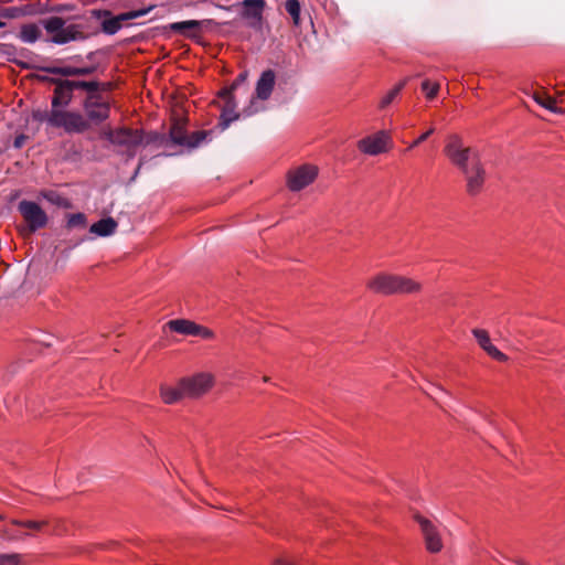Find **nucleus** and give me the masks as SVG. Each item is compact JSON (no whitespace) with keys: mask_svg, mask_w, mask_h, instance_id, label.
<instances>
[{"mask_svg":"<svg viewBox=\"0 0 565 565\" xmlns=\"http://www.w3.org/2000/svg\"><path fill=\"white\" fill-rule=\"evenodd\" d=\"M73 97L74 90L70 85V79L67 77L61 78L53 90L51 107L56 111H65L63 108L71 105Z\"/></svg>","mask_w":565,"mask_h":565,"instance_id":"obj_15","label":"nucleus"},{"mask_svg":"<svg viewBox=\"0 0 565 565\" xmlns=\"http://www.w3.org/2000/svg\"><path fill=\"white\" fill-rule=\"evenodd\" d=\"M142 163H143V159L141 158V159H140V161H139V164H138V167H137V169H136V171H135V173H134V175L131 177V180H132V181H134V180L137 178V175L139 174Z\"/></svg>","mask_w":565,"mask_h":565,"instance_id":"obj_46","label":"nucleus"},{"mask_svg":"<svg viewBox=\"0 0 565 565\" xmlns=\"http://www.w3.org/2000/svg\"><path fill=\"white\" fill-rule=\"evenodd\" d=\"M85 35L78 30L76 24L63 26L57 34L52 36V42L55 44H65L70 41L83 40Z\"/></svg>","mask_w":565,"mask_h":565,"instance_id":"obj_20","label":"nucleus"},{"mask_svg":"<svg viewBox=\"0 0 565 565\" xmlns=\"http://www.w3.org/2000/svg\"><path fill=\"white\" fill-rule=\"evenodd\" d=\"M25 140H26V136H24V135L17 136L13 141L14 148H17V149L22 148L25 143Z\"/></svg>","mask_w":565,"mask_h":565,"instance_id":"obj_44","label":"nucleus"},{"mask_svg":"<svg viewBox=\"0 0 565 565\" xmlns=\"http://www.w3.org/2000/svg\"><path fill=\"white\" fill-rule=\"evenodd\" d=\"M92 14L97 19H102V31L105 34L113 35L121 29L116 18L108 10H93Z\"/></svg>","mask_w":565,"mask_h":565,"instance_id":"obj_19","label":"nucleus"},{"mask_svg":"<svg viewBox=\"0 0 565 565\" xmlns=\"http://www.w3.org/2000/svg\"><path fill=\"white\" fill-rule=\"evenodd\" d=\"M387 140L388 136L384 131H380L373 136L361 139L358 147L366 154L376 156L386 151Z\"/></svg>","mask_w":565,"mask_h":565,"instance_id":"obj_16","label":"nucleus"},{"mask_svg":"<svg viewBox=\"0 0 565 565\" xmlns=\"http://www.w3.org/2000/svg\"><path fill=\"white\" fill-rule=\"evenodd\" d=\"M202 21L198 20H188V21H180L174 22L169 25V29L173 32L183 34L189 38H194L195 32L201 29Z\"/></svg>","mask_w":565,"mask_h":565,"instance_id":"obj_24","label":"nucleus"},{"mask_svg":"<svg viewBox=\"0 0 565 565\" xmlns=\"http://www.w3.org/2000/svg\"><path fill=\"white\" fill-rule=\"evenodd\" d=\"M515 563H516L518 565H529L526 562H524V561H522V559H518V561H515Z\"/></svg>","mask_w":565,"mask_h":565,"instance_id":"obj_48","label":"nucleus"},{"mask_svg":"<svg viewBox=\"0 0 565 565\" xmlns=\"http://www.w3.org/2000/svg\"><path fill=\"white\" fill-rule=\"evenodd\" d=\"M40 71H43L47 74L58 75L63 77H74V76H87L93 74L96 71V66H86V67H74V66H42L38 67Z\"/></svg>","mask_w":565,"mask_h":565,"instance_id":"obj_18","label":"nucleus"},{"mask_svg":"<svg viewBox=\"0 0 565 565\" xmlns=\"http://www.w3.org/2000/svg\"><path fill=\"white\" fill-rule=\"evenodd\" d=\"M32 118L39 122H46L53 128H63L67 134H70V119H75L68 111H56L53 108L50 111L35 109L32 111Z\"/></svg>","mask_w":565,"mask_h":565,"instance_id":"obj_11","label":"nucleus"},{"mask_svg":"<svg viewBox=\"0 0 565 565\" xmlns=\"http://www.w3.org/2000/svg\"><path fill=\"white\" fill-rule=\"evenodd\" d=\"M10 523L15 526L25 527V529L36 532V531H41L47 524V521H45V520H43V521H21V520L12 519L10 521Z\"/></svg>","mask_w":565,"mask_h":565,"instance_id":"obj_29","label":"nucleus"},{"mask_svg":"<svg viewBox=\"0 0 565 565\" xmlns=\"http://www.w3.org/2000/svg\"><path fill=\"white\" fill-rule=\"evenodd\" d=\"M6 520V516L3 514H0V521Z\"/></svg>","mask_w":565,"mask_h":565,"instance_id":"obj_50","label":"nucleus"},{"mask_svg":"<svg viewBox=\"0 0 565 565\" xmlns=\"http://www.w3.org/2000/svg\"><path fill=\"white\" fill-rule=\"evenodd\" d=\"M434 132V128H429L426 132L422 134L413 143L409 146V148L417 147L419 143L425 141L431 134Z\"/></svg>","mask_w":565,"mask_h":565,"instance_id":"obj_41","label":"nucleus"},{"mask_svg":"<svg viewBox=\"0 0 565 565\" xmlns=\"http://www.w3.org/2000/svg\"><path fill=\"white\" fill-rule=\"evenodd\" d=\"M318 177V168L312 164H302L291 169L287 173V186L292 192H298L311 184Z\"/></svg>","mask_w":565,"mask_h":565,"instance_id":"obj_7","label":"nucleus"},{"mask_svg":"<svg viewBox=\"0 0 565 565\" xmlns=\"http://www.w3.org/2000/svg\"><path fill=\"white\" fill-rule=\"evenodd\" d=\"M406 84V79L402 81L401 83H398L393 89H391L384 97L383 99L381 100L380 103V107L381 108H385L387 107L394 99L395 97L399 94V92L404 88Z\"/></svg>","mask_w":565,"mask_h":565,"instance_id":"obj_32","label":"nucleus"},{"mask_svg":"<svg viewBox=\"0 0 565 565\" xmlns=\"http://www.w3.org/2000/svg\"><path fill=\"white\" fill-rule=\"evenodd\" d=\"M84 114L68 111L75 119H70V134H84L93 126L102 125L110 116V103L100 93L85 96L82 102Z\"/></svg>","mask_w":565,"mask_h":565,"instance_id":"obj_1","label":"nucleus"},{"mask_svg":"<svg viewBox=\"0 0 565 565\" xmlns=\"http://www.w3.org/2000/svg\"><path fill=\"white\" fill-rule=\"evenodd\" d=\"M65 25V21L60 17H51L44 21V28L49 33L57 34Z\"/></svg>","mask_w":565,"mask_h":565,"instance_id":"obj_30","label":"nucleus"},{"mask_svg":"<svg viewBox=\"0 0 565 565\" xmlns=\"http://www.w3.org/2000/svg\"><path fill=\"white\" fill-rule=\"evenodd\" d=\"M445 154L448 157L450 162L456 166L461 173L475 163V158H480L479 152L471 148L465 147L462 139L458 135H451L448 137V142L445 146Z\"/></svg>","mask_w":565,"mask_h":565,"instance_id":"obj_3","label":"nucleus"},{"mask_svg":"<svg viewBox=\"0 0 565 565\" xmlns=\"http://www.w3.org/2000/svg\"><path fill=\"white\" fill-rule=\"evenodd\" d=\"M150 10H151V8L141 9V10H132L129 12L120 13V14L116 15L115 18L118 21V23L122 25V23L126 21L146 15Z\"/></svg>","mask_w":565,"mask_h":565,"instance_id":"obj_31","label":"nucleus"},{"mask_svg":"<svg viewBox=\"0 0 565 565\" xmlns=\"http://www.w3.org/2000/svg\"><path fill=\"white\" fill-rule=\"evenodd\" d=\"M87 225V217L84 213H75L71 214L67 220V227L68 228H75V227H85Z\"/></svg>","mask_w":565,"mask_h":565,"instance_id":"obj_33","label":"nucleus"},{"mask_svg":"<svg viewBox=\"0 0 565 565\" xmlns=\"http://www.w3.org/2000/svg\"><path fill=\"white\" fill-rule=\"evenodd\" d=\"M439 87L440 86L438 83H431L428 79H425L422 83V90L426 94V97L428 99H433L436 97V95L438 94Z\"/></svg>","mask_w":565,"mask_h":565,"instance_id":"obj_35","label":"nucleus"},{"mask_svg":"<svg viewBox=\"0 0 565 565\" xmlns=\"http://www.w3.org/2000/svg\"><path fill=\"white\" fill-rule=\"evenodd\" d=\"M531 97L545 109L554 114H563V109L556 106V99L547 94L545 89L535 90L531 94Z\"/></svg>","mask_w":565,"mask_h":565,"instance_id":"obj_23","label":"nucleus"},{"mask_svg":"<svg viewBox=\"0 0 565 565\" xmlns=\"http://www.w3.org/2000/svg\"><path fill=\"white\" fill-rule=\"evenodd\" d=\"M466 179V191L469 195H477L481 192L487 172L480 158H475V163L462 172Z\"/></svg>","mask_w":565,"mask_h":565,"instance_id":"obj_12","label":"nucleus"},{"mask_svg":"<svg viewBox=\"0 0 565 565\" xmlns=\"http://www.w3.org/2000/svg\"><path fill=\"white\" fill-rule=\"evenodd\" d=\"M50 202L61 205L64 199L55 192H50L44 195Z\"/></svg>","mask_w":565,"mask_h":565,"instance_id":"obj_42","label":"nucleus"},{"mask_svg":"<svg viewBox=\"0 0 565 565\" xmlns=\"http://www.w3.org/2000/svg\"><path fill=\"white\" fill-rule=\"evenodd\" d=\"M22 555L18 553L0 554V565H20Z\"/></svg>","mask_w":565,"mask_h":565,"instance_id":"obj_38","label":"nucleus"},{"mask_svg":"<svg viewBox=\"0 0 565 565\" xmlns=\"http://www.w3.org/2000/svg\"><path fill=\"white\" fill-rule=\"evenodd\" d=\"M484 351L494 360L500 362L508 361V356L502 353L497 347H494L492 343H490L488 347L484 348Z\"/></svg>","mask_w":565,"mask_h":565,"instance_id":"obj_39","label":"nucleus"},{"mask_svg":"<svg viewBox=\"0 0 565 565\" xmlns=\"http://www.w3.org/2000/svg\"><path fill=\"white\" fill-rule=\"evenodd\" d=\"M70 85L73 90L83 89L89 95H97L99 90H106L108 88V84L100 83L98 81H79V79H70Z\"/></svg>","mask_w":565,"mask_h":565,"instance_id":"obj_22","label":"nucleus"},{"mask_svg":"<svg viewBox=\"0 0 565 565\" xmlns=\"http://www.w3.org/2000/svg\"><path fill=\"white\" fill-rule=\"evenodd\" d=\"M41 31L36 24H24L20 31V39L25 43H34L40 38Z\"/></svg>","mask_w":565,"mask_h":565,"instance_id":"obj_27","label":"nucleus"},{"mask_svg":"<svg viewBox=\"0 0 565 565\" xmlns=\"http://www.w3.org/2000/svg\"><path fill=\"white\" fill-rule=\"evenodd\" d=\"M118 223L110 216L99 220L89 227V232L96 236L108 237L115 234Z\"/></svg>","mask_w":565,"mask_h":565,"instance_id":"obj_21","label":"nucleus"},{"mask_svg":"<svg viewBox=\"0 0 565 565\" xmlns=\"http://www.w3.org/2000/svg\"><path fill=\"white\" fill-rule=\"evenodd\" d=\"M25 13L24 8L19 7H9V8H1L0 9V18L3 19H15Z\"/></svg>","mask_w":565,"mask_h":565,"instance_id":"obj_34","label":"nucleus"},{"mask_svg":"<svg viewBox=\"0 0 565 565\" xmlns=\"http://www.w3.org/2000/svg\"><path fill=\"white\" fill-rule=\"evenodd\" d=\"M285 10L291 17L294 25L298 26L300 24V2L298 0H286Z\"/></svg>","mask_w":565,"mask_h":565,"instance_id":"obj_28","label":"nucleus"},{"mask_svg":"<svg viewBox=\"0 0 565 565\" xmlns=\"http://www.w3.org/2000/svg\"><path fill=\"white\" fill-rule=\"evenodd\" d=\"M246 77L247 71L244 70L237 75V77L228 87L221 89L217 95L215 103L220 108L221 114L216 128L220 131L227 129L241 117V113L238 110V99L244 97L247 92L245 86Z\"/></svg>","mask_w":565,"mask_h":565,"instance_id":"obj_2","label":"nucleus"},{"mask_svg":"<svg viewBox=\"0 0 565 565\" xmlns=\"http://www.w3.org/2000/svg\"><path fill=\"white\" fill-rule=\"evenodd\" d=\"M265 8V0H249V29L256 33L255 41L262 45L270 31L269 25L264 21L262 12Z\"/></svg>","mask_w":565,"mask_h":565,"instance_id":"obj_10","label":"nucleus"},{"mask_svg":"<svg viewBox=\"0 0 565 565\" xmlns=\"http://www.w3.org/2000/svg\"><path fill=\"white\" fill-rule=\"evenodd\" d=\"M104 137L116 146L126 147L127 149L136 148L143 142V132L138 129L121 127L118 129H108L104 132Z\"/></svg>","mask_w":565,"mask_h":565,"instance_id":"obj_8","label":"nucleus"},{"mask_svg":"<svg viewBox=\"0 0 565 565\" xmlns=\"http://www.w3.org/2000/svg\"><path fill=\"white\" fill-rule=\"evenodd\" d=\"M472 334L476 338L478 344L484 350L491 343L488 331L483 329H473Z\"/></svg>","mask_w":565,"mask_h":565,"instance_id":"obj_37","label":"nucleus"},{"mask_svg":"<svg viewBox=\"0 0 565 565\" xmlns=\"http://www.w3.org/2000/svg\"><path fill=\"white\" fill-rule=\"evenodd\" d=\"M156 143L158 146H163L167 143V137L164 135L158 132H150L147 136L143 135L142 145H151Z\"/></svg>","mask_w":565,"mask_h":565,"instance_id":"obj_36","label":"nucleus"},{"mask_svg":"<svg viewBox=\"0 0 565 565\" xmlns=\"http://www.w3.org/2000/svg\"><path fill=\"white\" fill-rule=\"evenodd\" d=\"M160 396L166 404H175L179 401L183 399L185 397V394L183 393L181 381L178 382V385L175 387L161 385L160 386Z\"/></svg>","mask_w":565,"mask_h":565,"instance_id":"obj_25","label":"nucleus"},{"mask_svg":"<svg viewBox=\"0 0 565 565\" xmlns=\"http://www.w3.org/2000/svg\"><path fill=\"white\" fill-rule=\"evenodd\" d=\"M415 520L418 522L422 533L424 535L426 548L430 553H438L443 548V542L440 535L435 525L427 519L419 514L415 515Z\"/></svg>","mask_w":565,"mask_h":565,"instance_id":"obj_14","label":"nucleus"},{"mask_svg":"<svg viewBox=\"0 0 565 565\" xmlns=\"http://www.w3.org/2000/svg\"><path fill=\"white\" fill-rule=\"evenodd\" d=\"M171 331L193 337H201L203 339L213 338V331L200 326L191 320L186 319H174L170 320L166 324Z\"/></svg>","mask_w":565,"mask_h":565,"instance_id":"obj_13","label":"nucleus"},{"mask_svg":"<svg viewBox=\"0 0 565 565\" xmlns=\"http://www.w3.org/2000/svg\"><path fill=\"white\" fill-rule=\"evenodd\" d=\"M397 275L380 274L367 282V287L374 292L383 295L396 294Z\"/></svg>","mask_w":565,"mask_h":565,"instance_id":"obj_17","label":"nucleus"},{"mask_svg":"<svg viewBox=\"0 0 565 565\" xmlns=\"http://www.w3.org/2000/svg\"><path fill=\"white\" fill-rule=\"evenodd\" d=\"M422 289V285L411 278L397 276L396 294H416Z\"/></svg>","mask_w":565,"mask_h":565,"instance_id":"obj_26","label":"nucleus"},{"mask_svg":"<svg viewBox=\"0 0 565 565\" xmlns=\"http://www.w3.org/2000/svg\"><path fill=\"white\" fill-rule=\"evenodd\" d=\"M243 9H247V0L242 1Z\"/></svg>","mask_w":565,"mask_h":565,"instance_id":"obj_49","label":"nucleus"},{"mask_svg":"<svg viewBox=\"0 0 565 565\" xmlns=\"http://www.w3.org/2000/svg\"><path fill=\"white\" fill-rule=\"evenodd\" d=\"M32 78H35V79H38L40 82H43V83L52 84L54 86L61 79V78H57V77H50V76L39 75V74H33Z\"/></svg>","mask_w":565,"mask_h":565,"instance_id":"obj_40","label":"nucleus"},{"mask_svg":"<svg viewBox=\"0 0 565 565\" xmlns=\"http://www.w3.org/2000/svg\"><path fill=\"white\" fill-rule=\"evenodd\" d=\"M14 63L24 70L32 68L31 64L22 61L14 60Z\"/></svg>","mask_w":565,"mask_h":565,"instance_id":"obj_45","label":"nucleus"},{"mask_svg":"<svg viewBox=\"0 0 565 565\" xmlns=\"http://www.w3.org/2000/svg\"><path fill=\"white\" fill-rule=\"evenodd\" d=\"M274 565H294V564L287 559H277Z\"/></svg>","mask_w":565,"mask_h":565,"instance_id":"obj_47","label":"nucleus"},{"mask_svg":"<svg viewBox=\"0 0 565 565\" xmlns=\"http://www.w3.org/2000/svg\"><path fill=\"white\" fill-rule=\"evenodd\" d=\"M18 211L26 223L29 234L45 227L47 224V215L36 202L22 200L18 204Z\"/></svg>","mask_w":565,"mask_h":565,"instance_id":"obj_6","label":"nucleus"},{"mask_svg":"<svg viewBox=\"0 0 565 565\" xmlns=\"http://www.w3.org/2000/svg\"><path fill=\"white\" fill-rule=\"evenodd\" d=\"M181 385L185 397L196 398L205 394L213 385V376L209 373H198L182 377Z\"/></svg>","mask_w":565,"mask_h":565,"instance_id":"obj_9","label":"nucleus"},{"mask_svg":"<svg viewBox=\"0 0 565 565\" xmlns=\"http://www.w3.org/2000/svg\"><path fill=\"white\" fill-rule=\"evenodd\" d=\"M186 119L179 117L174 118L169 131V139L179 146H184L190 149L199 147L213 130H200L193 132L191 136L186 135L185 130Z\"/></svg>","mask_w":565,"mask_h":565,"instance_id":"obj_4","label":"nucleus"},{"mask_svg":"<svg viewBox=\"0 0 565 565\" xmlns=\"http://www.w3.org/2000/svg\"><path fill=\"white\" fill-rule=\"evenodd\" d=\"M0 537L6 541H14L17 535L12 534L7 527H0Z\"/></svg>","mask_w":565,"mask_h":565,"instance_id":"obj_43","label":"nucleus"},{"mask_svg":"<svg viewBox=\"0 0 565 565\" xmlns=\"http://www.w3.org/2000/svg\"><path fill=\"white\" fill-rule=\"evenodd\" d=\"M276 84V73L266 70L256 82L255 96L249 100V116L266 110V100L271 96Z\"/></svg>","mask_w":565,"mask_h":565,"instance_id":"obj_5","label":"nucleus"}]
</instances>
